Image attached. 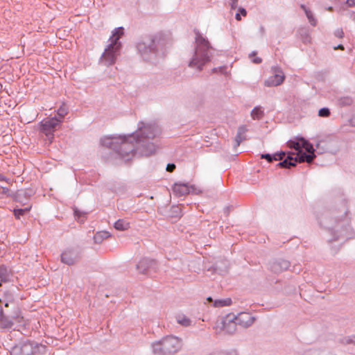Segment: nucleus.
<instances>
[{
    "mask_svg": "<svg viewBox=\"0 0 355 355\" xmlns=\"http://www.w3.org/2000/svg\"><path fill=\"white\" fill-rule=\"evenodd\" d=\"M123 34L124 32L122 27L116 28L113 31L112 35L109 40L110 44L105 49L101 58V62L105 65L109 66L115 62L121 47V44L119 40Z\"/></svg>",
    "mask_w": 355,
    "mask_h": 355,
    "instance_id": "nucleus-1",
    "label": "nucleus"
},
{
    "mask_svg": "<svg viewBox=\"0 0 355 355\" xmlns=\"http://www.w3.org/2000/svg\"><path fill=\"white\" fill-rule=\"evenodd\" d=\"M196 42L195 55L191 60L189 66L201 70L202 67L209 61L208 53L210 46L209 42L198 34L196 35Z\"/></svg>",
    "mask_w": 355,
    "mask_h": 355,
    "instance_id": "nucleus-2",
    "label": "nucleus"
},
{
    "mask_svg": "<svg viewBox=\"0 0 355 355\" xmlns=\"http://www.w3.org/2000/svg\"><path fill=\"white\" fill-rule=\"evenodd\" d=\"M182 347V340L175 336H166L153 344L155 354L169 355L178 352Z\"/></svg>",
    "mask_w": 355,
    "mask_h": 355,
    "instance_id": "nucleus-3",
    "label": "nucleus"
},
{
    "mask_svg": "<svg viewBox=\"0 0 355 355\" xmlns=\"http://www.w3.org/2000/svg\"><path fill=\"white\" fill-rule=\"evenodd\" d=\"M101 143L106 147L117 150L123 158L129 156L133 150V145L125 137H105Z\"/></svg>",
    "mask_w": 355,
    "mask_h": 355,
    "instance_id": "nucleus-4",
    "label": "nucleus"
},
{
    "mask_svg": "<svg viewBox=\"0 0 355 355\" xmlns=\"http://www.w3.org/2000/svg\"><path fill=\"white\" fill-rule=\"evenodd\" d=\"M252 323V317L247 313H240L230 318L227 316L222 322L223 330L227 334H233L236 330V325L248 326Z\"/></svg>",
    "mask_w": 355,
    "mask_h": 355,
    "instance_id": "nucleus-5",
    "label": "nucleus"
},
{
    "mask_svg": "<svg viewBox=\"0 0 355 355\" xmlns=\"http://www.w3.org/2000/svg\"><path fill=\"white\" fill-rule=\"evenodd\" d=\"M315 157L314 153H309L306 155L305 153H302L300 154H297L295 157L293 156H288L286 159H285L283 162H279L278 164L279 166L284 168H290L291 166H295L297 162H303L306 161L308 163H310L313 161Z\"/></svg>",
    "mask_w": 355,
    "mask_h": 355,
    "instance_id": "nucleus-6",
    "label": "nucleus"
},
{
    "mask_svg": "<svg viewBox=\"0 0 355 355\" xmlns=\"http://www.w3.org/2000/svg\"><path fill=\"white\" fill-rule=\"evenodd\" d=\"M61 123L62 120L57 117L46 118L40 122V130L46 136L52 135Z\"/></svg>",
    "mask_w": 355,
    "mask_h": 355,
    "instance_id": "nucleus-7",
    "label": "nucleus"
},
{
    "mask_svg": "<svg viewBox=\"0 0 355 355\" xmlns=\"http://www.w3.org/2000/svg\"><path fill=\"white\" fill-rule=\"evenodd\" d=\"M21 344L24 355H37L45 350V346L27 341Z\"/></svg>",
    "mask_w": 355,
    "mask_h": 355,
    "instance_id": "nucleus-8",
    "label": "nucleus"
},
{
    "mask_svg": "<svg viewBox=\"0 0 355 355\" xmlns=\"http://www.w3.org/2000/svg\"><path fill=\"white\" fill-rule=\"evenodd\" d=\"M273 76H270L265 81V85L268 87H275L281 85L284 80V73L278 68H274Z\"/></svg>",
    "mask_w": 355,
    "mask_h": 355,
    "instance_id": "nucleus-9",
    "label": "nucleus"
},
{
    "mask_svg": "<svg viewBox=\"0 0 355 355\" xmlns=\"http://www.w3.org/2000/svg\"><path fill=\"white\" fill-rule=\"evenodd\" d=\"M3 306L8 307V302L0 299V327L3 329H10L13 325V321L12 318L10 319L5 315Z\"/></svg>",
    "mask_w": 355,
    "mask_h": 355,
    "instance_id": "nucleus-10",
    "label": "nucleus"
},
{
    "mask_svg": "<svg viewBox=\"0 0 355 355\" xmlns=\"http://www.w3.org/2000/svg\"><path fill=\"white\" fill-rule=\"evenodd\" d=\"M191 189H193V187L184 183H175L173 187V193L178 196L187 195Z\"/></svg>",
    "mask_w": 355,
    "mask_h": 355,
    "instance_id": "nucleus-11",
    "label": "nucleus"
},
{
    "mask_svg": "<svg viewBox=\"0 0 355 355\" xmlns=\"http://www.w3.org/2000/svg\"><path fill=\"white\" fill-rule=\"evenodd\" d=\"M77 258L76 253L72 250H64L61 256V260L63 263L71 265L75 263V261Z\"/></svg>",
    "mask_w": 355,
    "mask_h": 355,
    "instance_id": "nucleus-12",
    "label": "nucleus"
},
{
    "mask_svg": "<svg viewBox=\"0 0 355 355\" xmlns=\"http://www.w3.org/2000/svg\"><path fill=\"white\" fill-rule=\"evenodd\" d=\"M302 139L303 138L297 139V140L294 141H289L288 142V146L290 148H294L297 151V154H300L302 153Z\"/></svg>",
    "mask_w": 355,
    "mask_h": 355,
    "instance_id": "nucleus-13",
    "label": "nucleus"
},
{
    "mask_svg": "<svg viewBox=\"0 0 355 355\" xmlns=\"http://www.w3.org/2000/svg\"><path fill=\"white\" fill-rule=\"evenodd\" d=\"M285 156V153L282 152L280 153H276L273 155L270 154H265L261 155V158H264L268 160V162H271L272 160H282Z\"/></svg>",
    "mask_w": 355,
    "mask_h": 355,
    "instance_id": "nucleus-14",
    "label": "nucleus"
},
{
    "mask_svg": "<svg viewBox=\"0 0 355 355\" xmlns=\"http://www.w3.org/2000/svg\"><path fill=\"white\" fill-rule=\"evenodd\" d=\"M114 227L117 230L125 231L130 228V223L125 220L119 219L114 223Z\"/></svg>",
    "mask_w": 355,
    "mask_h": 355,
    "instance_id": "nucleus-15",
    "label": "nucleus"
},
{
    "mask_svg": "<svg viewBox=\"0 0 355 355\" xmlns=\"http://www.w3.org/2000/svg\"><path fill=\"white\" fill-rule=\"evenodd\" d=\"M10 272L8 270L6 267L4 266L0 265V286H1L2 282H7L10 277Z\"/></svg>",
    "mask_w": 355,
    "mask_h": 355,
    "instance_id": "nucleus-16",
    "label": "nucleus"
},
{
    "mask_svg": "<svg viewBox=\"0 0 355 355\" xmlns=\"http://www.w3.org/2000/svg\"><path fill=\"white\" fill-rule=\"evenodd\" d=\"M301 8L304 10L309 23L313 26H315L317 24V20L314 17L312 12L309 10L308 8H306L304 5H301Z\"/></svg>",
    "mask_w": 355,
    "mask_h": 355,
    "instance_id": "nucleus-17",
    "label": "nucleus"
},
{
    "mask_svg": "<svg viewBox=\"0 0 355 355\" xmlns=\"http://www.w3.org/2000/svg\"><path fill=\"white\" fill-rule=\"evenodd\" d=\"M178 324L184 327H189L191 324L190 319L184 315L179 314L176 316Z\"/></svg>",
    "mask_w": 355,
    "mask_h": 355,
    "instance_id": "nucleus-18",
    "label": "nucleus"
},
{
    "mask_svg": "<svg viewBox=\"0 0 355 355\" xmlns=\"http://www.w3.org/2000/svg\"><path fill=\"white\" fill-rule=\"evenodd\" d=\"M110 236V234L107 232H97L94 236V239L95 243H101L104 239H106Z\"/></svg>",
    "mask_w": 355,
    "mask_h": 355,
    "instance_id": "nucleus-19",
    "label": "nucleus"
},
{
    "mask_svg": "<svg viewBox=\"0 0 355 355\" xmlns=\"http://www.w3.org/2000/svg\"><path fill=\"white\" fill-rule=\"evenodd\" d=\"M68 113V109L66 106L65 104H62L59 108L58 110H57V114L59 116V118H58V119H61L62 121H63V119L64 118V116L67 114Z\"/></svg>",
    "mask_w": 355,
    "mask_h": 355,
    "instance_id": "nucleus-20",
    "label": "nucleus"
},
{
    "mask_svg": "<svg viewBox=\"0 0 355 355\" xmlns=\"http://www.w3.org/2000/svg\"><path fill=\"white\" fill-rule=\"evenodd\" d=\"M263 115V112L261 109V107H254L251 112V116L254 120L260 119L261 118H262Z\"/></svg>",
    "mask_w": 355,
    "mask_h": 355,
    "instance_id": "nucleus-21",
    "label": "nucleus"
},
{
    "mask_svg": "<svg viewBox=\"0 0 355 355\" xmlns=\"http://www.w3.org/2000/svg\"><path fill=\"white\" fill-rule=\"evenodd\" d=\"M232 304V300L230 298H227L225 300H218L214 302V306L216 307H222L225 306H230Z\"/></svg>",
    "mask_w": 355,
    "mask_h": 355,
    "instance_id": "nucleus-22",
    "label": "nucleus"
},
{
    "mask_svg": "<svg viewBox=\"0 0 355 355\" xmlns=\"http://www.w3.org/2000/svg\"><path fill=\"white\" fill-rule=\"evenodd\" d=\"M11 318L12 319L13 323L15 322L20 324L24 321V317L21 315V311L19 309H16L15 315H12Z\"/></svg>",
    "mask_w": 355,
    "mask_h": 355,
    "instance_id": "nucleus-23",
    "label": "nucleus"
},
{
    "mask_svg": "<svg viewBox=\"0 0 355 355\" xmlns=\"http://www.w3.org/2000/svg\"><path fill=\"white\" fill-rule=\"evenodd\" d=\"M302 148H304L309 153H314V148L313 147V145L309 143L307 141H306L304 139H302Z\"/></svg>",
    "mask_w": 355,
    "mask_h": 355,
    "instance_id": "nucleus-24",
    "label": "nucleus"
},
{
    "mask_svg": "<svg viewBox=\"0 0 355 355\" xmlns=\"http://www.w3.org/2000/svg\"><path fill=\"white\" fill-rule=\"evenodd\" d=\"M10 355H24L21 344H19L13 347L10 351Z\"/></svg>",
    "mask_w": 355,
    "mask_h": 355,
    "instance_id": "nucleus-25",
    "label": "nucleus"
},
{
    "mask_svg": "<svg viewBox=\"0 0 355 355\" xmlns=\"http://www.w3.org/2000/svg\"><path fill=\"white\" fill-rule=\"evenodd\" d=\"M31 209V207H27L25 209H14V215L15 216L19 219L21 216L24 215L26 213H28Z\"/></svg>",
    "mask_w": 355,
    "mask_h": 355,
    "instance_id": "nucleus-26",
    "label": "nucleus"
},
{
    "mask_svg": "<svg viewBox=\"0 0 355 355\" xmlns=\"http://www.w3.org/2000/svg\"><path fill=\"white\" fill-rule=\"evenodd\" d=\"M318 115L321 117H328L330 115V111L328 108L323 107L319 110Z\"/></svg>",
    "mask_w": 355,
    "mask_h": 355,
    "instance_id": "nucleus-27",
    "label": "nucleus"
},
{
    "mask_svg": "<svg viewBox=\"0 0 355 355\" xmlns=\"http://www.w3.org/2000/svg\"><path fill=\"white\" fill-rule=\"evenodd\" d=\"M150 129H151L150 126L144 127V128L141 131L143 132L144 134L146 135V137L153 138V137H154L155 135L153 132H148Z\"/></svg>",
    "mask_w": 355,
    "mask_h": 355,
    "instance_id": "nucleus-28",
    "label": "nucleus"
},
{
    "mask_svg": "<svg viewBox=\"0 0 355 355\" xmlns=\"http://www.w3.org/2000/svg\"><path fill=\"white\" fill-rule=\"evenodd\" d=\"M252 61L255 64H259L261 62V59L256 57V53H253L250 55Z\"/></svg>",
    "mask_w": 355,
    "mask_h": 355,
    "instance_id": "nucleus-29",
    "label": "nucleus"
},
{
    "mask_svg": "<svg viewBox=\"0 0 355 355\" xmlns=\"http://www.w3.org/2000/svg\"><path fill=\"white\" fill-rule=\"evenodd\" d=\"M243 139H245V137L243 135L237 133V135L235 138L236 146H239Z\"/></svg>",
    "mask_w": 355,
    "mask_h": 355,
    "instance_id": "nucleus-30",
    "label": "nucleus"
},
{
    "mask_svg": "<svg viewBox=\"0 0 355 355\" xmlns=\"http://www.w3.org/2000/svg\"><path fill=\"white\" fill-rule=\"evenodd\" d=\"M334 35L336 37H337L338 38H343L344 36V32H343V29L339 28L335 31Z\"/></svg>",
    "mask_w": 355,
    "mask_h": 355,
    "instance_id": "nucleus-31",
    "label": "nucleus"
},
{
    "mask_svg": "<svg viewBox=\"0 0 355 355\" xmlns=\"http://www.w3.org/2000/svg\"><path fill=\"white\" fill-rule=\"evenodd\" d=\"M247 130H248L245 126H241L239 128L238 133L243 136L245 134V132H247Z\"/></svg>",
    "mask_w": 355,
    "mask_h": 355,
    "instance_id": "nucleus-32",
    "label": "nucleus"
},
{
    "mask_svg": "<svg viewBox=\"0 0 355 355\" xmlns=\"http://www.w3.org/2000/svg\"><path fill=\"white\" fill-rule=\"evenodd\" d=\"M175 168V165L173 164H168L166 167V170L168 172H173Z\"/></svg>",
    "mask_w": 355,
    "mask_h": 355,
    "instance_id": "nucleus-33",
    "label": "nucleus"
},
{
    "mask_svg": "<svg viewBox=\"0 0 355 355\" xmlns=\"http://www.w3.org/2000/svg\"><path fill=\"white\" fill-rule=\"evenodd\" d=\"M74 215L78 219H80L83 214L80 211L74 209Z\"/></svg>",
    "mask_w": 355,
    "mask_h": 355,
    "instance_id": "nucleus-34",
    "label": "nucleus"
},
{
    "mask_svg": "<svg viewBox=\"0 0 355 355\" xmlns=\"http://www.w3.org/2000/svg\"><path fill=\"white\" fill-rule=\"evenodd\" d=\"M239 13H240V15H242L243 16L245 17L246 15H247V12L245 10V9L243 8H240L239 9Z\"/></svg>",
    "mask_w": 355,
    "mask_h": 355,
    "instance_id": "nucleus-35",
    "label": "nucleus"
},
{
    "mask_svg": "<svg viewBox=\"0 0 355 355\" xmlns=\"http://www.w3.org/2000/svg\"><path fill=\"white\" fill-rule=\"evenodd\" d=\"M347 3L350 7H353L355 6V0H347Z\"/></svg>",
    "mask_w": 355,
    "mask_h": 355,
    "instance_id": "nucleus-36",
    "label": "nucleus"
},
{
    "mask_svg": "<svg viewBox=\"0 0 355 355\" xmlns=\"http://www.w3.org/2000/svg\"><path fill=\"white\" fill-rule=\"evenodd\" d=\"M232 1V8L234 9L237 7L238 0H231Z\"/></svg>",
    "mask_w": 355,
    "mask_h": 355,
    "instance_id": "nucleus-37",
    "label": "nucleus"
},
{
    "mask_svg": "<svg viewBox=\"0 0 355 355\" xmlns=\"http://www.w3.org/2000/svg\"><path fill=\"white\" fill-rule=\"evenodd\" d=\"M236 20L240 21L241 19L240 13H236L235 16Z\"/></svg>",
    "mask_w": 355,
    "mask_h": 355,
    "instance_id": "nucleus-38",
    "label": "nucleus"
},
{
    "mask_svg": "<svg viewBox=\"0 0 355 355\" xmlns=\"http://www.w3.org/2000/svg\"><path fill=\"white\" fill-rule=\"evenodd\" d=\"M143 47H144V44L140 43V44H138V49H139L140 51H142Z\"/></svg>",
    "mask_w": 355,
    "mask_h": 355,
    "instance_id": "nucleus-39",
    "label": "nucleus"
},
{
    "mask_svg": "<svg viewBox=\"0 0 355 355\" xmlns=\"http://www.w3.org/2000/svg\"><path fill=\"white\" fill-rule=\"evenodd\" d=\"M341 49V50H343L344 49V47L343 45H338V47H336L335 49Z\"/></svg>",
    "mask_w": 355,
    "mask_h": 355,
    "instance_id": "nucleus-40",
    "label": "nucleus"
},
{
    "mask_svg": "<svg viewBox=\"0 0 355 355\" xmlns=\"http://www.w3.org/2000/svg\"><path fill=\"white\" fill-rule=\"evenodd\" d=\"M207 300H208L209 302H212V299H211V297H210L207 298Z\"/></svg>",
    "mask_w": 355,
    "mask_h": 355,
    "instance_id": "nucleus-41",
    "label": "nucleus"
},
{
    "mask_svg": "<svg viewBox=\"0 0 355 355\" xmlns=\"http://www.w3.org/2000/svg\"><path fill=\"white\" fill-rule=\"evenodd\" d=\"M328 10L331 11V10H332V8H331V7H329V8H328Z\"/></svg>",
    "mask_w": 355,
    "mask_h": 355,
    "instance_id": "nucleus-42",
    "label": "nucleus"
}]
</instances>
